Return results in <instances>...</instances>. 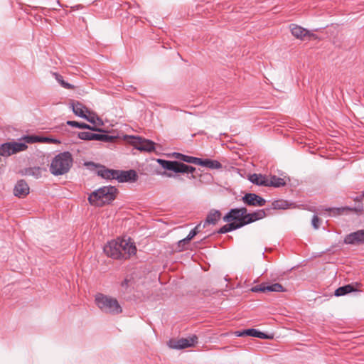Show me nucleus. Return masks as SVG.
Returning <instances> with one entry per match:
<instances>
[{
	"label": "nucleus",
	"mask_w": 364,
	"mask_h": 364,
	"mask_svg": "<svg viewBox=\"0 0 364 364\" xmlns=\"http://www.w3.org/2000/svg\"><path fill=\"white\" fill-rule=\"evenodd\" d=\"M117 170L109 169L105 166H100V169L97 171V175L105 179H116Z\"/></svg>",
	"instance_id": "nucleus-19"
},
{
	"label": "nucleus",
	"mask_w": 364,
	"mask_h": 364,
	"mask_svg": "<svg viewBox=\"0 0 364 364\" xmlns=\"http://www.w3.org/2000/svg\"><path fill=\"white\" fill-rule=\"evenodd\" d=\"M66 124L70 127L85 129L86 128H90V124H86L85 122H80L73 120H68Z\"/></svg>",
	"instance_id": "nucleus-32"
},
{
	"label": "nucleus",
	"mask_w": 364,
	"mask_h": 364,
	"mask_svg": "<svg viewBox=\"0 0 364 364\" xmlns=\"http://www.w3.org/2000/svg\"><path fill=\"white\" fill-rule=\"evenodd\" d=\"M221 217V213L218 210H211L207 215L203 224V228H205L208 225H215Z\"/></svg>",
	"instance_id": "nucleus-17"
},
{
	"label": "nucleus",
	"mask_w": 364,
	"mask_h": 364,
	"mask_svg": "<svg viewBox=\"0 0 364 364\" xmlns=\"http://www.w3.org/2000/svg\"><path fill=\"white\" fill-rule=\"evenodd\" d=\"M22 139L28 144L41 142V137L36 135H26Z\"/></svg>",
	"instance_id": "nucleus-34"
},
{
	"label": "nucleus",
	"mask_w": 364,
	"mask_h": 364,
	"mask_svg": "<svg viewBox=\"0 0 364 364\" xmlns=\"http://www.w3.org/2000/svg\"><path fill=\"white\" fill-rule=\"evenodd\" d=\"M41 142L60 143L58 140L49 137H41Z\"/></svg>",
	"instance_id": "nucleus-40"
},
{
	"label": "nucleus",
	"mask_w": 364,
	"mask_h": 364,
	"mask_svg": "<svg viewBox=\"0 0 364 364\" xmlns=\"http://www.w3.org/2000/svg\"><path fill=\"white\" fill-rule=\"evenodd\" d=\"M70 107L73 113L81 118L85 117L86 112H88L87 108L80 102H72L70 103Z\"/></svg>",
	"instance_id": "nucleus-18"
},
{
	"label": "nucleus",
	"mask_w": 364,
	"mask_h": 364,
	"mask_svg": "<svg viewBox=\"0 0 364 364\" xmlns=\"http://www.w3.org/2000/svg\"><path fill=\"white\" fill-rule=\"evenodd\" d=\"M191 240L186 236L185 238L179 240L176 243L175 250L177 252H181L185 250V245L190 242Z\"/></svg>",
	"instance_id": "nucleus-33"
},
{
	"label": "nucleus",
	"mask_w": 364,
	"mask_h": 364,
	"mask_svg": "<svg viewBox=\"0 0 364 364\" xmlns=\"http://www.w3.org/2000/svg\"><path fill=\"white\" fill-rule=\"evenodd\" d=\"M240 224H235L232 223H228V224L222 226L220 229H218L217 231L214 232V234H225L229 232L234 231L235 230L241 228Z\"/></svg>",
	"instance_id": "nucleus-24"
},
{
	"label": "nucleus",
	"mask_w": 364,
	"mask_h": 364,
	"mask_svg": "<svg viewBox=\"0 0 364 364\" xmlns=\"http://www.w3.org/2000/svg\"><path fill=\"white\" fill-rule=\"evenodd\" d=\"M363 210V206L358 207V208L356 209V210H357V211H360V210Z\"/></svg>",
	"instance_id": "nucleus-45"
},
{
	"label": "nucleus",
	"mask_w": 364,
	"mask_h": 364,
	"mask_svg": "<svg viewBox=\"0 0 364 364\" xmlns=\"http://www.w3.org/2000/svg\"><path fill=\"white\" fill-rule=\"evenodd\" d=\"M247 329H244L242 331H237L234 333L235 336L237 337H242V336H247Z\"/></svg>",
	"instance_id": "nucleus-41"
},
{
	"label": "nucleus",
	"mask_w": 364,
	"mask_h": 364,
	"mask_svg": "<svg viewBox=\"0 0 364 364\" xmlns=\"http://www.w3.org/2000/svg\"><path fill=\"white\" fill-rule=\"evenodd\" d=\"M285 291L286 289H284V287L279 283H274L272 284H268L265 283V292H284Z\"/></svg>",
	"instance_id": "nucleus-28"
},
{
	"label": "nucleus",
	"mask_w": 364,
	"mask_h": 364,
	"mask_svg": "<svg viewBox=\"0 0 364 364\" xmlns=\"http://www.w3.org/2000/svg\"><path fill=\"white\" fill-rule=\"evenodd\" d=\"M172 156L176 158V159L179 160V161L182 160V156H183V154L179 153V152H173L172 154Z\"/></svg>",
	"instance_id": "nucleus-42"
},
{
	"label": "nucleus",
	"mask_w": 364,
	"mask_h": 364,
	"mask_svg": "<svg viewBox=\"0 0 364 364\" xmlns=\"http://www.w3.org/2000/svg\"><path fill=\"white\" fill-rule=\"evenodd\" d=\"M95 303L102 313L115 316L122 312V307L118 300L111 296L97 293L95 296Z\"/></svg>",
	"instance_id": "nucleus-3"
},
{
	"label": "nucleus",
	"mask_w": 364,
	"mask_h": 364,
	"mask_svg": "<svg viewBox=\"0 0 364 364\" xmlns=\"http://www.w3.org/2000/svg\"><path fill=\"white\" fill-rule=\"evenodd\" d=\"M29 193V186L27 183L21 179L17 181L14 188V194L18 198H23Z\"/></svg>",
	"instance_id": "nucleus-16"
},
{
	"label": "nucleus",
	"mask_w": 364,
	"mask_h": 364,
	"mask_svg": "<svg viewBox=\"0 0 364 364\" xmlns=\"http://www.w3.org/2000/svg\"><path fill=\"white\" fill-rule=\"evenodd\" d=\"M291 203H289V201L285 200H276L272 203L270 208H266V210L269 212L271 210H285L291 207Z\"/></svg>",
	"instance_id": "nucleus-21"
},
{
	"label": "nucleus",
	"mask_w": 364,
	"mask_h": 364,
	"mask_svg": "<svg viewBox=\"0 0 364 364\" xmlns=\"http://www.w3.org/2000/svg\"><path fill=\"white\" fill-rule=\"evenodd\" d=\"M117 188L112 186H102L94 191L88 197V201L92 205L102 207L110 204L115 200Z\"/></svg>",
	"instance_id": "nucleus-2"
},
{
	"label": "nucleus",
	"mask_w": 364,
	"mask_h": 364,
	"mask_svg": "<svg viewBox=\"0 0 364 364\" xmlns=\"http://www.w3.org/2000/svg\"><path fill=\"white\" fill-rule=\"evenodd\" d=\"M346 209L351 210L350 208L346 207V208H328V210L333 212V213L341 214Z\"/></svg>",
	"instance_id": "nucleus-38"
},
{
	"label": "nucleus",
	"mask_w": 364,
	"mask_h": 364,
	"mask_svg": "<svg viewBox=\"0 0 364 364\" xmlns=\"http://www.w3.org/2000/svg\"><path fill=\"white\" fill-rule=\"evenodd\" d=\"M248 179L253 184L267 186V177L260 173L250 174L248 177Z\"/></svg>",
	"instance_id": "nucleus-22"
},
{
	"label": "nucleus",
	"mask_w": 364,
	"mask_h": 364,
	"mask_svg": "<svg viewBox=\"0 0 364 364\" xmlns=\"http://www.w3.org/2000/svg\"><path fill=\"white\" fill-rule=\"evenodd\" d=\"M73 159L69 151L57 154L51 161L50 172L54 176H61L68 173L73 166Z\"/></svg>",
	"instance_id": "nucleus-4"
},
{
	"label": "nucleus",
	"mask_w": 364,
	"mask_h": 364,
	"mask_svg": "<svg viewBox=\"0 0 364 364\" xmlns=\"http://www.w3.org/2000/svg\"><path fill=\"white\" fill-rule=\"evenodd\" d=\"M343 242L346 245H360L364 244V229L358 230L346 235Z\"/></svg>",
	"instance_id": "nucleus-11"
},
{
	"label": "nucleus",
	"mask_w": 364,
	"mask_h": 364,
	"mask_svg": "<svg viewBox=\"0 0 364 364\" xmlns=\"http://www.w3.org/2000/svg\"><path fill=\"white\" fill-rule=\"evenodd\" d=\"M247 208L245 207L231 208L223 218L224 222L240 224L245 220V214Z\"/></svg>",
	"instance_id": "nucleus-7"
},
{
	"label": "nucleus",
	"mask_w": 364,
	"mask_h": 364,
	"mask_svg": "<svg viewBox=\"0 0 364 364\" xmlns=\"http://www.w3.org/2000/svg\"><path fill=\"white\" fill-rule=\"evenodd\" d=\"M198 342V336L192 335L188 338H181L180 339H171L168 342V346L172 349H184L186 348L194 346Z\"/></svg>",
	"instance_id": "nucleus-6"
},
{
	"label": "nucleus",
	"mask_w": 364,
	"mask_h": 364,
	"mask_svg": "<svg viewBox=\"0 0 364 364\" xmlns=\"http://www.w3.org/2000/svg\"><path fill=\"white\" fill-rule=\"evenodd\" d=\"M82 119H86L87 121H88L89 122H90L92 124H95V118L93 117H89L87 114L85 115V117H83Z\"/></svg>",
	"instance_id": "nucleus-44"
},
{
	"label": "nucleus",
	"mask_w": 364,
	"mask_h": 364,
	"mask_svg": "<svg viewBox=\"0 0 364 364\" xmlns=\"http://www.w3.org/2000/svg\"><path fill=\"white\" fill-rule=\"evenodd\" d=\"M79 139L85 141H100L103 142H113L116 136L106 133H92L89 132H80L77 134Z\"/></svg>",
	"instance_id": "nucleus-5"
},
{
	"label": "nucleus",
	"mask_w": 364,
	"mask_h": 364,
	"mask_svg": "<svg viewBox=\"0 0 364 364\" xmlns=\"http://www.w3.org/2000/svg\"><path fill=\"white\" fill-rule=\"evenodd\" d=\"M11 147L9 142H6L0 145V156L4 157H8L13 154H11Z\"/></svg>",
	"instance_id": "nucleus-29"
},
{
	"label": "nucleus",
	"mask_w": 364,
	"mask_h": 364,
	"mask_svg": "<svg viewBox=\"0 0 364 364\" xmlns=\"http://www.w3.org/2000/svg\"><path fill=\"white\" fill-rule=\"evenodd\" d=\"M85 129H89L93 132L106 133V131H105L103 129L97 127L96 126L90 125V128H86Z\"/></svg>",
	"instance_id": "nucleus-39"
},
{
	"label": "nucleus",
	"mask_w": 364,
	"mask_h": 364,
	"mask_svg": "<svg viewBox=\"0 0 364 364\" xmlns=\"http://www.w3.org/2000/svg\"><path fill=\"white\" fill-rule=\"evenodd\" d=\"M201 228H203V225L199 223L193 229H192L187 235L188 239L191 240L198 233L200 232Z\"/></svg>",
	"instance_id": "nucleus-35"
},
{
	"label": "nucleus",
	"mask_w": 364,
	"mask_h": 364,
	"mask_svg": "<svg viewBox=\"0 0 364 364\" xmlns=\"http://www.w3.org/2000/svg\"><path fill=\"white\" fill-rule=\"evenodd\" d=\"M129 280L128 279H124L122 283H121V286L122 288H124L125 289H127L128 287V285H129Z\"/></svg>",
	"instance_id": "nucleus-43"
},
{
	"label": "nucleus",
	"mask_w": 364,
	"mask_h": 364,
	"mask_svg": "<svg viewBox=\"0 0 364 364\" xmlns=\"http://www.w3.org/2000/svg\"><path fill=\"white\" fill-rule=\"evenodd\" d=\"M356 291L357 289H355V285L349 284L336 289L334 291V295L336 296H341Z\"/></svg>",
	"instance_id": "nucleus-23"
},
{
	"label": "nucleus",
	"mask_w": 364,
	"mask_h": 364,
	"mask_svg": "<svg viewBox=\"0 0 364 364\" xmlns=\"http://www.w3.org/2000/svg\"><path fill=\"white\" fill-rule=\"evenodd\" d=\"M25 175L33 176L36 178H38L41 176V169L39 167H31L25 170Z\"/></svg>",
	"instance_id": "nucleus-30"
},
{
	"label": "nucleus",
	"mask_w": 364,
	"mask_h": 364,
	"mask_svg": "<svg viewBox=\"0 0 364 364\" xmlns=\"http://www.w3.org/2000/svg\"><path fill=\"white\" fill-rule=\"evenodd\" d=\"M9 143L11 147V154H13L24 151L28 148L26 144L23 142L12 141Z\"/></svg>",
	"instance_id": "nucleus-27"
},
{
	"label": "nucleus",
	"mask_w": 364,
	"mask_h": 364,
	"mask_svg": "<svg viewBox=\"0 0 364 364\" xmlns=\"http://www.w3.org/2000/svg\"><path fill=\"white\" fill-rule=\"evenodd\" d=\"M203 167H207L210 169H220L223 166L221 163L217 160L210 159H200L199 165Z\"/></svg>",
	"instance_id": "nucleus-20"
},
{
	"label": "nucleus",
	"mask_w": 364,
	"mask_h": 364,
	"mask_svg": "<svg viewBox=\"0 0 364 364\" xmlns=\"http://www.w3.org/2000/svg\"><path fill=\"white\" fill-rule=\"evenodd\" d=\"M119 245L120 251L122 252V259H127L130 258L131 256L136 255V247L134 242H131V239L129 238V240L127 241L125 240H120Z\"/></svg>",
	"instance_id": "nucleus-12"
},
{
	"label": "nucleus",
	"mask_w": 364,
	"mask_h": 364,
	"mask_svg": "<svg viewBox=\"0 0 364 364\" xmlns=\"http://www.w3.org/2000/svg\"><path fill=\"white\" fill-rule=\"evenodd\" d=\"M252 292H265V283H262L251 288Z\"/></svg>",
	"instance_id": "nucleus-36"
},
{
	"label": "nucleus",
	"mask_w": 364,
	"mask_h": 364,
	"mask_svg": "<svg viewBox=\"0 0 364 364\" xmlns=\"http://www.w3.org/2000/svg\"><path fill=\"white\" fill-rule=\"evenodd\" d=\"M53 75L55 76V80L59 82V84L65 89H73L74 86L67 82H65L63 79V77L56 73H54Z\"/></svg>",
	"instance_id": "nucleus-31"
},
{
	"label": "nucleus",
	"mask_w": 364,
	"mask_h": 364,
	"mask_svg": "<svg viewBox=\"0 0 364 364\" xmlns=\"http://www.w3.org/2000/svg\"><path fill=\"white\" fill-rule=\"evenodd\" d=\"M182 157L181 161L157 159L156 162L166 170L161 173V175L178 181H183V179L181 177L180 174H184L186 175V177L189 179H195L196 176L193 173L196 170V168L185 163L199 165L200 158L185 154H183Z\"/></svg>",
	"instance_id": "nucleus-1"
},
{
	"label": "nucleus",
	"mask_w": 364,
	"mask_h": 364,
	"mask_svg": "<svg viewBox=\"0 0 364 364\" xmlns=\"http://www.w3.org/2000/svg\"><path fill=\"white\" fill-rule=\"evenodd\" d=\"M291 34L296 38L300 40H305L306 38H310L311 36L314 35L311 33L306 28L295 24H291Z\"/></svg>",
	"instance_id": "nucleus-15"
},
{
	"label": "nucleus",
	"mask_w": 364,
	"mask_h": 364,
	"mask_svg": "<svg viewBox=\"0 0 364 364\" xmlns=\"http://www.w3.org/2000/svg\"><path fill=\"white\" fill-rule=\"evenodd\" d=\"M242 202L253 207H262L266 203V200L256 193H247L242 197Z\"/></svg>",
	"instance_id": "nucleus-10"
},
{
	"label": "nucleus",
	"mask_w": 364,
	"mask_h": 364,
	"mask_svg": "<svg viewBox=\"0 0 364 364\" xmlns=\"http://www.w3.org/2000/svg\"><path fill=\"white\" fill-rule=\"evenodd\" d=\"M132 144L140 151L151 152L155 149V143L141 136H132Z\"/></svg>",
	"instance_id": "nucleus-8"
},
{
	"label": "nucleus",
	"mask_w": 364,
	"mask_h": 364,
	"mask_svg": "<svg viewBox=\"0 0 364 364\" xmlns=\"http://www.w3.org/2000/svg\"><path fill=\"white\" fill-rule=\"evenodd\" d=\"M210 237V235H208L207 236H205L204 239L207 238V237Z\"/></svg>",
	"instance_id": "nucleus-46"
},
{
	"label": "nucleus",
	"mask_w": 364,
	"mask_h": 364,
	"mask_svg": "<svg viewBox=\"0 0 364 364\" xmlns=\"http://www.w3.org/2000/svg\"><path fill=\"white\" fill-rule=\"evenodd\" d=\"M119 240H112L107 242L103 248L104 252L109 257L114 259H122V252L120 251Z\"/></svg>",
	"instance_id": "nucleus-9"
},
{
	"label": "nucleus",
	"mask_w": 364,
	"mask_h": 364,
	"mask_svg": "<svg viewBox=\"0 0 364 364\" xmlns=\"http://www.w3.org/2000/svg\"><path fill=\"white\" fill-rule=\"evenodd\" d=\"M247 336H251L255 338H259L262 339H269L272 338V336H269L267 333L264 332H262L258 329L255 328H247Z\"/></svg>",
	"instance_id": "nucleus-25"
},
{
	"label": "nucleus",
	"mask_w": 364,
	"mask_h": 364,
	"mask_svg": "<svg viewBox=\"0 0 364 364\" xmlns=\"http://www.w3.org/2000/svg\"><path fill=\"white\" fill-rule=\"evenodd\" d=\"M138 179V174L134 169L127 171L117 170L116 180L119 183L135 182Z\"/></svg>",
	"instance_id": "nucleus-14"
},
{
	"label": "nucleus",
	"mask_w": 364,
	"mask_h": 364,
	"mask_svg": "<svg viewBox=\"0 0 364 364\" xmlns=\"http://www.w3.org/2000/svg\"><path fill=\"white\" fill-rule=\"evenodd\" d=\"M210 237V235H208L207 236H205L204 239L207 238V237Z\"/></svg>",
	"instance_id": "nucleus-48"
},
{
	"label": "nucleus",
	"mask_w": 364,
	"mask_h": 364,
	"mask_svg": "<svg viewBox=\"0 0 364 364\" xmlns=\"http://www.w3.org/2000/svg\"><path fill=\"white\" fill-rule=\"evenodd\" d=\"M267 212L266 209L257 210L251 213H248L247 210L246 214H245V220H242V223H240L241 227L242 228L248 224L265 218L267 215Z\"/></svg>",
	"instance_id": "nucleus-13"
},
{
	"label": "nucleus",
	"mask_w": 364,
	"mask_h": 364,
	"mask_svg": "<svg viewBox=\"0 0 364 364\" xmlns=\"http://www.w3.org/2000/svg\"><path fill=\"white\" fill-rule=\"evenodd\" d=\"M210 237V235H208L207 236H205L204 239L207 238V237Z\"/></svg>",
	"instance_id": "nucleus-47"
},
{
	"label": "nucleus",
	"mask_w": 364,
	"mask_h": 364,
	"mask_svg": "<svg viewBox=\"0 0 364 364\" xmlns=\"http://www.w3.org/2000/svg\"><path fill=\"white\" fill-rule=\"evenodd\" d=\"M286 182L284 178L277 177V176H271L270 178H267V186H272L274 188H279L285 186Z\"/></svg>",
	"instance_id": "nucleus-26"
},
{
	"label": "nucleus",
	"mask_w": 364,
	"mask_h": 364,
	"mask_svg": "<svg viewBox=\"0 0 364 364\" xmlns=\"http://www.w3.org/2000/svg\"><path fill=\"white\" fill-rule=\"evenodd\" d=\"M319 220H320L317 215H314L311 220V224L315 229H318L319 228Z\"/></svg>",
	"instance_id": "nucleus-37"
}]
</instances>
